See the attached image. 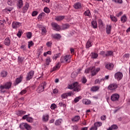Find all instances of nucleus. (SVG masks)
<instances>
[{
    "mask_svg": "<svg viewBox=\"0 0 130 130\" xmlns=\"http://www.w3.org/2000/svg\"><path fill=\"white\" fill-rule=\"evenodd\" d=\"M100 71V68L95 69V67L93 66L85 69V74H89L90 72L91 73V76H93L96 75Z\"/></svg>",
    "mask_w": 130,
    "mask_h": 130,
    "instance_id": "f257e3e1",
    "label": "nucleus"
},
{
    "mask_svg": "<svg viewBox=\"0 0 130 130\" xmlns=\"http://www.w3.org/2000/svg\"><path fill=\"white\" fill-rule=\"evenodd\" d=\"M68 89H73L74 91L79 92L81 91V85L78 82H75L73 84H70L68 86Z\"/></svg>",
    "mask_w": 130,
    "mask_h": 130,
    "instance_id": "f03ea898",
    "label": "nucleus"
},
{
    "mask_svg": "<svg viewBox=\"0 0 130 130\" xmlns=\"http://www.w3.org/2000/svg\"><path fill=\"white\" fill-rule=\"evenodd\" d=\"M12 86V82H9L5 83L4 85L0 86V92L1 93H5L6 90L5 89H9Z\"/></svg>",
    "mask_w": 130,
    "mask_h": 130,
    "instance_id": "7ed1b4c3",
    "label": "nucleus"
},
{
    "mask_svg": "<svg viewBox=\"0 0 130 130\" xmlns=\"http://www.w3.org/2000/svg\"><path fill=\"white\" fill-rule=\"evenodd\" d=\"M72 55H67L64 57H61L60 59L61 62H71Z\"/></svg>",
    "mask_w": 130,
    "mask_h": 130,
    "instance_id": "20e7f679",
    "label": "nucleus"
},
{
    "mask_svg": "<svg viewBox=\"0 0 130 130\" xmlns=\"http://www.w3.org/2000/svg\"><path fill=\"white\" fill-rule=\"evenodd\" d=\"M45 87H46V83L43 82L39 86L37 89V91L38 92V93H41L42 92H43V91H44V88H45Z\"/></svg>",
    "mask_w": 130,
    "mask_h": 130,
    "instance_id": "39448f33",
    "label": "nucleus"
},
{
    "mask_svg": "<svg viewBox=\"0 0 130 130\" xmlns=\"http://www.w3.org/2000/svg\"><path fill=\"white\" fill-rule=\"evenodd\" d=\"M19 127L21 129L26 128L27 130L31 129V126L29 125V124H28L27 123H21Z\"/></svg>",
    "mask_w": 130,
    "mask_h": 130,
    "instance_id": "423d86ee",
    "label": "nucleus"
},
{
    "mask_svg": "<svg viewBox=\"0 0 130 130\" xmlns=\"http://www.w3.org/2000/svg\"><path fill=\"white\" fill-rule=\"evenodd\" d=\"M123 76V75L121 72H117L114 75L115 79H116V80H118V81H120V80L122 79Z\"/></svg>",
    "mask_w": 130,
    "mask_h": 130,
    "instance_id": "0eeeda50",
    "label": "nucleus"
},
{
    "mask_svg": "<svg viewBox=\"0 0 130 130\" xmlns=\"http://www.w3.org/2000/svg\"><path fill=\"white\" fill-rule=\"evenodd\" d=\"M119 99V95L117 93L113 94L111 96V100L112 101H118Z\"/></svg>",
    "mask_w": 130,
    "mask_h": 130,
    "instance_id": "6e6552de",
    "label": "nucleus"
},
{
    "mask_svg": "<svg viewBox=\"0 0 130 130\" xmlns=\"http://www.w3.org/2000/svg\"><path fill=\"white\" fill-rule=\"evenodd\" d=\"M21 26L22 23L19 22H13L12 23V28H13V29H17Z\"/></svg>",
    "mask_w": 130,
    "mask_h": 130,
    "instance_id": "1a4fd4ad",
    "label": "nucleus"
},
{
    "mask_svg": "<svg viewBox=\"0 0 130 130\" xmlns=\"http://www.w3.org/2000/svg\"><path fill=\"white\" fill-rule=\"evenodd\" d=\"M117 88V84L115 83L111 84L109 85L108 89L111 91H114Z\"/></svg>",
    "mask_w": 130,
    "mask_h": 130,
    "instance_id": "9d476101",
    "label": "nucleus"
},
{
    "mask_svg": "<svg viewBox=\"0 0 130 130\" xmlns=\"http://www.w3.org/2000/svg\"><path fill=\"white\" fill-rule=\"evenodd\" d=\"M52 27L53 28V29L56 31H59V30H60V26L56 23L53 22L52 23Z\"/></svg>",
    "mask_w": 130,
    "mask_h": 130,
    "instance_id": "9b49d317",
    "label": "nucleus"
},
{
    "mask_svg": "<svg viewBox=\"0 0 130 130\" xmlns=\"http://www.w3.org/2000/svg\"><path fill=\"white\" fill-rule=\"evenodd\" d=\"M33 76H34V71H31L29 72L27 74V75L26 77V80L27 81L31 80V79H32V78H33Z\"/></svg>",
    "mask_w": 130,
    "mask_h": 130,
    "instance_id": "f8f14e48",
    "label": "nucleus"
},
{
    "mask_svg": "<svg viewBox=\"0 0 130 130\" xmlns=\"http://www.w3.org/2000/svg\"><path fill=\"white\" fill-rule=\"evenodd\" d=\"M105 67L106 69L111 71L112 70H113V68H114V64H113L112 63H108L106 65Z\"/></svg>",
    "mask_w": 130,
    "mask_h": 130,
    "instance_id": "ddd939ff",
    "label": "nucleus"
},
{
    "mask_svg": "<svg viewBox=\"0 0 130 130\" xmlns=\"http://www.w3.org/2000/svg\"><path fill=\"white\" fill-rule=\"evenodd\" d=\"M74 8L76 10H79L82 8V5L80 3H76L74 4Z\"/></svg>",
    "mask_w": 130,
    "mask_h": 130,
    "instance_id": "4468645a",
    "label": "nucleus"
},
{
    "mask_svg": "<svg viewBox=\"0 0 130 130\" xmlns=\"http://www.w3.org/2000/svg\"><path fill=\"white\" fill-rule=\"evenodd\" d=\"M48 119H49V115L46 114L43 115V117H42L43 121H48Z\"/></svg>",
    "mask_w": 130,
    "mask_h": 130,
    "instance_id": "2eb2a0df",
    "label": "nucleus"
},
{
    "mask_svg": "<svg viewBox=\"0 0 130 130\" xmlns=\"http://www.w3.org/2000/svg\"><path fill=\"white\" fill-rule=\"evenodd\" d=\"M16 114L18 115V116H22V115H24V114H26V112L24 111H18L16 112Z\"/></svg>",
    "mask_w": 130,
    "mask_h": 130,
    "instance_id": "dca6fc26",
    "label": "nucleus"
},
{
    "mask_svg": "<svg viewBox=\"0 0 130 130\" xmlns=\"http://www.w3.org/2000/svg\"><path fill=\"white\" fill-rule=\"evenodd\" d=\"M29 9V4L28 3L25 4V6L23 8L22 12L23 13H26L28 9Z\"/></svg>",
    "mask_w": 130,
    "mask_h": 130,
    "instance_id": "f3484780",
    "label": "nucleus"
},
{
    "mask_svg": "<svg viewBox=\"0 0 130 130\" xmlns=\"http://www.w3.org/2000/svg\"><path fill=\"white\" fill-rule=\"evenodd\" d=\"M106 30L107 34H110V32H111V25H107Z\"/></svg>",
    "mask_w": 130,
    "mask_h": 130,
    "instance_id": "a211bd4d",
    "label": "nucleus"
},
{
    "mask_svg": "<svg viewBox=\"0 0 130 130\" xmlns=\"http://www.w3.org/2000/svg\"><path fill=\"white\" fill-rule=\"evenodd\" d=\"M73 122H77L80 120V117L79 116H75L71 119Z\"/></svg>",
    "mask_w": 130,
    "mask_h": 130,
    "instance_id": "6ab92c4d",
    "label": "nucleus"
},
{
    "mask_svg": "<svg viewBox=\"0 0 130 130\" xmlns=\"http://www.w3.org/2000/svg\"><path fill=\"white\" fill-rule=\"evenodd\" d=\"M121 22L122 23H125L127 21V18H126V16L125 15H123L121 16L120 18Z\"/></svg>",
    "mask_w": 130,
    "mask_h": 130,
    "instance_id": "aec40b11",
    "label": "nucleus"
},
{
    "mask_svg": "<svg viewBox=\"0 0 130 130\" xmlns=\"http://www.w3.org/2000/svg\"><path fill=\"white\" fill-rule=\"evenodd\" d=\"M22 79H23V77L22 76H20V77L17 78L16 79L15 85H18V84H20V83H21V82H22Z\"/></svg>",
    "mask_w": 130,
    "mask_h": 130,
    "instance_id": "412c9836",
    "label": "nucleus"
},
{
    "mask_svg": "<svg viewBox=\"0 0 130 130\" xmlns=\"http://www.w3.org/2000/svg\"><path fill=\"white\" fill-rule=\"evenodd\" d=\"M98 90H99V86H92L90 89L91 92H97Z\"/></svg>",
    "mask_w": 130,
    "mask_h": 130,
    "instance_id": "4be33fe9",
    "label": "nucleus"
},
{
    "mask_svg": "<svg viewBox=\"0 0 130 130\" xmlns=\"http://www.w3.org/2000/svg\"><path fill=\"white\" fill-rule=\"evenodd\" d=\"M82 103L85 105H89L91 103V101L87 99H84L82 100Z\"/></svg>",
    "mask_w": 130,
    "mask_h": 130,
    "instance_id": "5701e85b",
    "label": "nucleus"
},
{
    "mask_svg": "<svg viewBox=\"0 0 130 130\" xmlns=\"http://www.w3.org/2000/svg\"><path fill=\"white\" fill-rule=\"evenodd\" d=\"M4 44L7 46H9V45L11 44V41L10 40V39L6 38L4 41Z\"/></svg>",
    "mask_w": 130,
    "mask_h": 130,
    "instance_id": "b1692460",
    "label": "nucleus"
},
{
    "mask_svg": "<svg viewBox=\"0 0 130 130\" xmlns=\"http://www.w3.org/2000/svg\"><path fill=\"white\" fill-rule=\"evenodd\" d=\"M118 127L116 124L112 125L110 127H109L107 130H112V129H117Z\"/></svg>",
    "mask_w": 130,
    "mask_h": 130,
    "instance_id": "393cba45",
    "label": "nucleus"
},
{
    "mask_svg": "<svg viewBox=\"0 0 130 130\" xmlns=\"http://www.w3.org/2000/svg\"><path fill=\"white\" fill-rule=\"evenodd\" d=\"M59 64L57 63L55 66H54L51 70V72H54L55 71H57V70H58L59 69Z\"/></svg>",
    "mask_w": 130,
    "mask_h": 130,
    "instance_id": "a878e982",
    "label": "nucleus"
},
{
    "mask_svg": "<svg viewBox=\"0 0 130 130\" xmlns=\"http://www.w3.org/2000/svg\"><path fill=\"white\" fill-rule=\"evenodd\" d=\"M8 75V72L6 71H3L1 73V77H2V78H5V77H7Z\"/></svg>",
    "mask_w": 130,
    "mask_h": 130,
    "instance_id": "bb28decb",
    "label": "nucleus"
},
{
    "mask_svg": "<svg viewBox=\"0 0 130 130\" xmlns=\"http://www.w3.org/2000/svg\"><path fill=\"white\" fill-rule=\"evenodd\" d=\"M52 37L54 39H60V38H61V36H60V35L59 34H56L54 35H52Z\"/></svg>",
    "mask_w": 130,
    "mask_h": 130,
    "instance_id": "cd10ccee",
    "label": "nucleus"
},
{
    "mask_svg": "<svg viewBox=\"0 0 130 130\" xmlns=\"http://www.w3.org/2000/svg\"><path fill=\"white\" fill-rule=\"evenodd\" d=\"M63 19H64V16H56L55 18V20H56V21H61L62 20H63Z\"/></svg>",
    "mask_w": 130,
    "mask_h": 130,
    "instance_id": "c85d7f7f",
    "label": "nucleus"
},
{
    "mask_svg": "<svg viewBox=\"0 0 130 130\" xmlns=\"http://www.w3.org/2000/svg\"><path fill=\"white\" fill-rule=\"evenodd\" d=\"M61 55V54H60V53L55 54L53 56V59L56 60L57 59V58H59V57H60Z\"/></svg>",
    "mask_w": 130,
    "mask_h": 130,
    "instance_id": "c756f323",
    "label": "nucleus"
},
{
    "mask_svg": "<svg viewBox=\"0 0 130 130\" xmlns=\"http://www.w3.org/2000/svg\"><path fill=\"white\" fill-rule=\"evenodd\" d=\"M110 18L111 21H112L113 22H117V18L115 16L113 15H110Z\"/></svg>",
    "mask_w": 130,
    "mask_h": 130,
    "instance_id": "7c9ffc66",
    "label": "nucleus"
},
{
    "mask_svg": "<svg viewBox=\"0 0 130 130\" xmlns=\"http://www.w3.org/2000/svg\"><path fill=\"white\" fill-rule=\"evenodd\" d=\"M51 62V58L49 57L46 59V66H49V64Z\"/></svg>",
    "mask_w": 130,
    "mask_h": 130,
    "instance_id": "2f4dec72",
    "label": "nucleus"
},
{
    "mask_svg": "<svg viewBox=\"0 0 130 130\" xmlns=\"http://www.w3.org/2000/svg\"><path fill=\"white\" fill-rule=\"evenodd\" d=\"M84 16H86L87 17H91V12H90V10H86L84 13Z\"/></svg>",
    "mask_w": 130,
    "mask_h": 130,
    "instance_id": "473e14b6",
    "label": "nucleus"
},
{
    "mask_svg": "<svg viewBox=\"0 0 130 130\" xmlns=\"http://www.w3.org/2000/svg\"><path fill=\"white\" fill-rule=\"evenodd\" d=\"M61 121H62L61 119L56 120L55 122V125H60V124H61Z\"/></svg>",
    "mask_w": 130,
    "mask_h": 130,
    "instance_id": "72a5a7b5",
    "label": "nucleus"
},
{
    "mask_svg": "<svg viewBox=\"0 0 130 130\" xmlns=\"http://www.w3.org/2000/svg\"><path fill=\"white\" fill-rule=\"evenodd\" d=\"M92 46V43L90 40H88L86 44V48H89V47H91Z\"/></svg>",
    "mask_w": 130,
    "mask_h": 130,
    "instance_id": "f704fd0d",
    "label": "nucleus"
},
{
    "mask_svg": "<svg viewBox=\"0 0 130 130\" xmlns=\"http://www.w3.org/2000/svg\"><path fill=\"white\" fill-rule=\"evenodd\" d=\"M113 54V52L111 51H107L105 53V56H111Z\"/></svg>",
    "mask_w": 130,
    "mask_h": 130,
    "instance_id": "c9c22d12",
    "label": "nucleus"
},
{
    "mask_svg": "<svg viewBox=\"0 0 130 130\" xmlns=\"http://www.w3.org/2000/svg\"><path fill=\"white\" fill-rule=\"evenodd\" d=\"M103 81H104V79L103 78L102 79H97L94 81V84H100L101 82Z\"/></svg>",
    "mask_w": 130,
    "mask_h": 130,
    "instance_id": "e433bc0d",
    "label": "nucleus"
},
{
    "mask_svg": "<svg viewBox=\"0 0 130 130\" xmlns=\"http://www.w3.org/2000/svg\"><path fill=\"white\" fill-rule=\"evenodd\" d=\"M68 28H70V24H65L62 25V30H66V29H68Z\"/></svg>",
    "mask_w": 130,
    "mask_h": 130,
    "instance_id": "4c0bfd02",
    "label": "nucleus"
},
{
    "mask_svg": "<svg viewBox=\"0 0 130 130\" xmlns=\"http://www.w3.org/2000/svg\"><path fill=\"white\" fill-rule=\"evenodd\" d=\"M26 37L27 39H31L32 37V32H26Z\"/></svg>",
    "mask_w": 130,
    "mask_h": 130,
    "instance_id": "58836bf2",
    "label": "nucleus"
},
{
    "mask_svg": "<svg viewBox=\"0 0 130 130\" xmlns=\"http://www.w3.org/2000/svg\"><path fill=\"white\" fill-rule=\"evenodd\" d=\"M18 7L19 9H21L23 7V1L22 0H19Z\"/></svg>",
    "mask_w": 130,
    "mask_h": 130,
    "instance_id": "ea45409f",
    "label": "nucleus"
},
{
    "mask_svg": "<svg viewBox=\"0 0 130 130\" xmlns=\"http://www.w3.org/2000/svg\"><path fill=\"white\" fill-rule=\"evenodd\" d=\"M94 126H96V127H99L100 126H101V125H102V122H96L94 123Z\"/></svg>",
    "mask_w": 130,
    "mask_h": 130,
    "instance_id": "a19ab883",
    "label": "nucleus"
},
{
    "mask_svg": "<svg viewBox=\"0 0 130 130\" xmlns=\"http://www.w3.org/2000/svg\"><path fill=\"white\" fill-rule=\"evenodd\" d=\"M91 24L93 26V28L95 29V28H97V22L96 21H92L91 22Z\"/></svg>",
    "mask_w": 130,
    "mask_h": 130,
    "instance_id": "79ce46f5",
    "label": "nucleus"
},
{
    "mask_svg": "<svg viewBox=\"0 0 130 130\" xmlns=\"http://www.w3.org/2000/svg\"><path fill=\"white\" fill-rule=\"evenodd\" d=\"M44 16H45V13L44 12H42L40 13L38 16V20H40V19H41L42 17H44Z\"/></svg>",
    "mask_w": 130,
    "mask_h": 130,
    "instance_id": "37998d69",
    "label": "nucleus"
},
{
    "mask_svg": "<svg viewBox=\"0 0 130 130\" xmlns=\"http://www.w3.org/2000/svg\"><path fill=\"white\" fill-rule=\"evenodd\" d=\"M58 105L60 107H63L64 108H66L67 107V105L61 102H60V103H59Z\"/></svg>",
    "mask_w": 130,
    "mask_h": 130,
    "instance_id": "c03bdc74",
    "label": "nucleus"
},
{
    "mask_svg": "<svg viewBox=\"0 0 130 130\" xmlns=\"http://www.w3.org/2000/svg\"><path fill=\"white\" fill-rule=\"evenodd\" d=\"M81 99H82L81 96H78L74 99V102H75V103H77V102H79V101H80Z\"/></svg>",
    "mask_w": 130,
    "mask_h": 130,
    "instance_id": "a18cd8bd",
    "label": "nucleus"
},
{
    "mask_svg": "<svg viewBox=\"0 0 130 130\" xmlns=\"http://www.w3.org/2000/svg\"><path fill=\"white\" fill-rule=\"evenodd\" d=\"M91 57L92 58H97V57H98V54L96 53H92Z\"/></svg>",
    "mask_w": 130,
    "mask_h": 130,
    "instance_id": "49530a36",
    "label": "nucleus"
},
{
    "mask_svg": "<svg viewBox=\"0 0 130 130\" xmlns=\"http://www.w3.org/2000/svg\"><path fill=\"white\" fill-rule=\"evenodd\" d=\"M77 76H78V73L76 72H73L71 74V77L72 78H76V77H77Z\"/></svg>",
    "mask_w": 130,
    "mask_h": 130,
    "instance_id": "de8ad7c7",
    "label": "nucleus"
},
{
    "mask_svg": "<svg viewBox=\"0 0 130 130\" xmlns=\"http://www.w3.org/2000/svg\"><path fill=\"white\" fill-rule=\"evenodd\" d=\"M56 107H57V106H56V105L55 104H52L51 105L50 108H51V109H52V110H54V109H55V108H56Z\"/></svg>",
    "mask_w": 130,
    "mask_h": 130,
    "instance_id": "09e8293b",
    "label": "nucleus"
},
{
    "mask_svg": "<svg viewBox=\"0 0 130 130\" xmlns=\"http://www.w3.org/2000/svg\"><path fill=\"white\" fill-rule=\"evenodd\" d=\"M33 120H34V119L32 117H28L26 119V121L28 122H30V123H31V122H33Z\"/></svg>",
    "mask_w": 130,
    "mask_h": 130,
    "instance_id": "8fccbe9b",
    "label": "nucleus"
},
{
    "mask_svg": "<svg viewBox=\"0 0 130 130\" xmlns=\"http://www.w3.org/2000/svg\"><path fill=\"white\" fill-rule=\"evenodd\" d=\"M17 36L19 37V38H21V36H22V30H19L17 34Z\"/></svg>",
    "mask_w": 130,
    "mask_h": 130,
    "instance_id": "3c124183",
    "label": "nucleus"
},
{
    "mask_svg": "<svg viewBox=\"0 0 130 130\" xmlns=\"http://www.w3.org/2000/svg\"><path fill=\"white\" fill-rule=\"evenodd\" d=\"M44 11L45 12V13H46L47 14H49V13H50V10H49V8L47 7H45L44 9Z\"/></svg>",
    "mask_w": 130,
    "mask_h": 130,
    "instance_id": "603ef678",
    "label": "nucleus"
},
{
    "mask_svg": "<svg viewBox=\"0 0 130 130\" xmlns=\"http://www.w3.org/2000/svg\"><path fill=\"white\" fill-rule=\"evenodd\" d=\"M34 45V43H33L32 41H30L28 42V47L30 48V47H32Z\"/></svg>",
    "mask_w": 130,
    "mask_h": 130,
    "instance_id": "864d4df0",
    "label": "nucleus"
},
{
    "mask_svg": "<svg viewBox=\"0 0 130 130\" xmlns=\"http://www.w3.org/2000/svg\"><path fill=\"white\" fill-rule=\"evenodd\" d=\"M112 2L116 4H122V0H112Z\"/></svg>",
    "mask_w": 130,
    "mask_h": 130,
    "instance_id": "5fc2aeb1",
    "label": "nucleus"
},
{
    "mask_svg": "<svg viewBox=\"0 0 130 130\" xmlns=\"http://www.w3.org/2000/svg\"><path fill=\"white\" fill-rule=\"evenodd\" d=\"M24 60V57H18V62H23V61Z\"/></svg>",
    "mask_w": 130,
    "mask_h": 130,
    "instance_id": "6e6d98bb",
    "label": "nucleus"
},
{
    "mask_svg": "<svg viewBox=\"0 0 130 130\" xmlns=\"http://www.w3.org/2000/svg\"><path fill=\"white\" fill-rule=\"evenodd\" d=\"M72 128L73 129V130H78V128H79V127L78 126V125H74L73 126H71Z\"/></svg>",
    "mask_w": 130,
    "mask_h": 130,
    "instance_id": "4d7b16f0",
    "label": "nucleus"
},
{
    "mask_svg": "<svg viewBox=\"0 0 130 130\" xmlns=\"http://www.w3.org/2000/svg\"><path fill=\"white\" fill-rule=\"evenodd\" d=\"M6 23V20H0V26L1 27H4V24Z\"/></svg>",
    "mask_w": 130,
    "mask_h": 130,
    "instance_id": "13d9d810",
    "label": "nucleus"
},
{
    "mask_svg": "<svg viewBox=\"0 0 130 130\" xmlns=\"http://www.w3.org/2000/svg\"><path fill=\"white\" fill-rule=\"evenodd\" d=\"M37 15H38V12H37L36 11L32 12V17H35V16H37Z\"/></svg>",
    "mask_w": 130,
    "mask_h": 130,
    "instance_id": "bf43d9fd",
    "label": "nucleus"
},
{
    "mask_svg": "<svg viewBox=\"0 0 130 130\" xmlns=\"http://www.w3.org/2000/svg\"><path fill=\"white\" fill-rule=\"evenodd\" d=\"M26 92H27V90H26V89H23V90H22L20 92V95H24V94H26Z\"/></svg>",
    "mask_w": 130,
    "mask_h": 130,
    "instance_id": "052dcab7",
    "label": "nucleus"
},
{
    "mask_svg": "<svg viewBox=\"0 0 130 130\" xmlns=\"http://www.w3.org/2000/svg\"><path fill=\"white\" fill-rule=\"evenodd\" d=\"M42 34H45L46 33V28L45 27H42Z\"/></svg>",
    "mask_w": 130,
    "mask_h": 130,
    "instance_id": "680f3d73",
    "label": "nucleus"
},
{
    "mask_svg": "<svg viewBox=\"0 0 130 130\" xmlns=\"http://www.w3.org/2000/svg\"><path fill=\"white\" fill-rule=\"evenodd\" d=\"M67 97L68 95L67 94V93H63L61 95V98H62V99H66V98H67Z\"/></svg>",
    "mask_w": 130,
    "mask_h": 130,
    "instance_id": "e2e57ef3",
    "label": "nucleus"
},
{
    "mask_svg": "<svg viewBox=\"0 0 130 130\" xmlns=\"http://www.w3.org/2000/svg\"><path fill=\"white\" fill-rule=\"evenodd\" d=\"M82 82L83 83V84H85V83L87 82V79H86V78L83 77L82 79Z\"/></svg>",
    "mask_w": 130,
    "mask_h": 130,
    "instance_id": "0e129e2a",
    "label": "nucleus"
},
{
    "mask_svg": "<svg viewBox=\"0 0 130 130\" xmlns=\"http://www.w3.org/2000/svg\"><path fill=\"white\" fill-rule=\"evenodd\" d=\"M51 42H47V43H46V45L48 47H50V46H51Z\"/></svg>",
    "mask_w": 130,
    "mask_h": 130,
    "instance_id": "69168bd1",
    "label": "nucleus"
},
{
    "mask_svg": "<svg viewBox=\"0 0 130 130\" xmlns=\"http://www.w3.org/2000/svg\"><path fill=\"white\" fill-rule=\"evenodd\" d=\"M101 120H105L106 119V116L104 115L101 117Z\"/></svg>",
    "mask_w": 130,
    "mask_h": 130,
    "instance_id": "338daca9",
    "label": "nucleus"
},
{
    "mask_svg": "<svg viewBox=\"0 0 130 130\" xmlns=\"http://www.w3.org/2000/svg\"><path fill=\"white\" fill-rule=\"evenodd\" d=\"M90 130H97V127L95 126H92L90 128Z\"/></svg>",
    "mask_w": 130,
    "mask_h": 130,
    "instance_id": "774afa93",
    "label": "nucleus"
}]
</instances>
